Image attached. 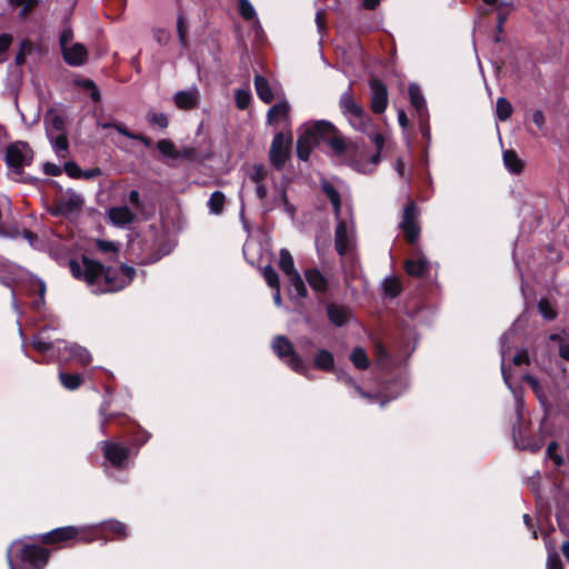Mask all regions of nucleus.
<instances>
[{
    "mask_svg": "<svg viewBox=\"0 0 569 569\" xmlns=\"http://www.w3.org/2000/svg\"><path fill=\"white\" fill-rule=\"evenodd\" d=\"M290 106L287 101H280L273 104L267 113L268 123L273 124L279 120L288 119Z\"/></svg>",
    "mask_w": 569,
    "mask_h": 569,
    "instance_id": "nucleus-30",
    "label": "nucleus"
},
{
    "mask_svg": "<svg viewBox=\"0 0 569 569\" xmlns=\"http://www.w3.org/2000/svg\"><path fill=\"white\" fill-rule=\"evenodd\" d=\"M51 551L39 545L22 543L16 553V558L22 563L28 565L32 569H44L48 565ZM9 569H17L13 560L8 553Z\"/></svg>",
    "mask_w": 569,
    "mask_h": 569,
    "instance_id": "nucleus-5",
    "label": "nucleus"
},
{
    "mask_svg": "<svg viewBox=\"0 0 569 569\" xmlns=\"http://www.w3.org/2000/svg\"><path fill=\"white\" fill-rule=\"evenodd\" d=\"M100 450L103 458L118 470H123L128 467V460L131 456V448L118 441L103 440L100 442Z\"/></svg>",
    "mask_w": 569,
    "mask_h": 569,
    "instance_id": "nucleus-8",
    "label": "nucleus"
},
{
    "mask_svg": "<svg viewBox=\"0 0 569 569\" xmlns=\"http://www.w3.org/2000/svg\"><path fill=\"white\" fill-rule=\"evenodd\" d=\"M32 50L31 43L28 40H24L20 44V49L14 58V63L17 66H22L26 62V56L30 53Z\"/></svg>",
    "mask_w": 569,
    "mask_h": 569,
    "instance_id": "nucleus-52",
    "label": "nucleus"
},
{
    "mask_svg": "<svg viewBox=\"0 0 569 569\" xmlns=\"http://www.w3.org/2000/svg\"><path fill=\"white\" fill-rule=\"evenodd\" d=\"M513 108L509 100L505 97H500L497 100L496 104V116L497 119L500 121L508 120L512 114Z\"/></svg>",
    "mask_w": 569,
    "mask_h": 569,
    "instance_id": "nucleus-38",
    "label": "nucleus"
},
{
    "mask_svg": "<svg viewBox=\"0 0 569 569\" xmlns=\"http://www.w3.org/2000/svg\"><path fill=\"white\" fill-rule=\"evenodd\" d=\"M305 278L310 288L317 293H326L329 289L328 279L318 268H308L305 270Z\"/></svg>",
    "mask_w": 569,
    "mask_h": 569,
    "instance_id": "nucleus-17",
    "label": "nucleus"
},
{
    "mask_svg": "<svg viewBox=\"0 0 569 569\" xmlns=\"http://www.w3.org/2000/svg\"><path fill=\"white\" fill-rule=\"evenodd\" d=\"M532 122L538 127V129H542L546 124V117L541 110H537L532 114Z\"/></svg>",
    "mask_w": 569,
    "mask_h": 569,
    "instance_id": "nucleus-63",
    "label": "nucleus"
},
{
    "mask_svg": "<svg viewBox=\"0 0 569 569\" xmlns=\"http://www.w3.org/2000/svg\"><path fill=\"white\" fill-rule=\"evenodd\" d=\"M43 172L47 176L57 177V176H60L62 173V169L58 164H56V163L46 162L43 164Z\"/></svg>",
    "mask_w": 569,
    "mask_h": 569,
    "instance_id": "nucleus-61",
    "label": "nucleus"
},
{
    "mask_svg": "<svg viewBox=\"0 0 569 569\" xmlns=\"http://www.w3.org/2000/svg\"><path fill=\"white\" fill-rule=\"evenodd\" d=\"M326 313L329 322L335 327H343L352 318V311L348 306L336 302L327 303Z\"/></svg>",
    "mask_w": 569,
    "mask_h": 569,
    "instance_id": "nucleus-13",
    "label": "nucleus"
},
{
    "mask_svg": "<svg viewBox=\"0 0 569 569\" xmlns=\"http://www.w3.org/2000/svg\"><path fill=\"white\" fill-rule=\"evenodd\" d=\"M102 174V170L99 167L82 170L81 178L83 180H94Z\"/></svg>",
    "mask_w": 569,
    "mask_h": 569,
    "instance_id": "nucleus-58",
    "label": "nucleus"
},
{
    "mask_svg": "<svg viewBox=\"0 0 569 569\" xmlns=\"http://www.w3.org/2000/svg\"><path fill=\"white\" fill-rule=\"evenodd\" d=\"M63 170L72 179L81 178V168L74 161H67L63 166Z\"/></svg>",
    "mask_w": 569,
    "mask_h": 569,
    "instance_id": "nucleus-55",
    "label": "nucleus"
},
{
    "mask_svg": "<svg viewBox=\"0 0 569 569\" xmlns=\"http://www.w3.org/2000/svg\"><path fill=\"white\" fill-rule=\"evenodd\" d=\"M557 449H558V443L556 441H551L548 446H547V450H546V453H547V457L553 461V463L557 466V467H561L563 463H565V459L557 453Z\"/></svg>",
    "mask_w": 569,
    "mask_h": 569,
    "instance_id": "nucleus-51",
    "label": "nucleus"
},
{
    "mask_svg": "<svg viewBox=\"0 0 569 569\" xmlns=\"http://www.w3.org/2000/svg\"><path fill=\"white\" fill-rule=\"evenodd\" d=\"M236 106L240 110H244L248 108L251 101V94L247 90L238 89L234 94Z\"/></svg>",
    "mask_w": 569,
    "mask_h": 569,
    "instance_id": "nucleus-50",
    "label": "nucleus"
},
{
    "mask_svg": "<svg viewBox=\"0 0 569 569\" xmlns=\"http://www.w3.org/2000/svg\"><path fill=\"white\" fill-rule=\"evenodd\" d=\"M291 147L292 134L290 131L288 133L279 131L273 136L269 150V161L274 170L281 171L283 169L290 159Z\"/></svg>",
    "mask_w": 569,
    "mask_h": 569,
    "instance_id": "nucleus-7",
    "label": "nucleus"
},
{
    "mask_svg": "<svg viewBox=\"0 0 569 569\" xmlns=\"http://www.w3.org/2000/svg\"><path fill=\"white\" fill-rule=\"evenodd\" d=\"M82 206L83 199L77 193H71L67 198L59 201L54 214L67 216L81 210Z\"/></svg>",
    "mask_w": 569,
    "mask_h": 569,
    "instance_id": "nucleus-19",
    "label": "nucleus"
},
{
    "mask_svg": "<svg viewBox=\"0 0 569 569\" xmlns=\"http://www.w3.org/2000/svg\"><path fill=\"white\" fill-rule=\"evenodd\" d=\"M94 247L101 253H112L114 258H117L119 252V244L109 240L97 239Z\"/></svg>",
    "mask_w": 569,
    "mask_h": 569,
    "instance_id": "nucleus-43",
    "label": "nucleus"
},
{
    "mask_svg": "<svg viewBox=\"0 0 569 569\" xmlns=\"http://www.w3.org/2000/svg\"><path fill=\"white\" fill-rule=\"evenodd\" d=\"M76 86L82 88L86 91L90 92V98L93 102H99L101 100V93L97 84L88 78L76 80Z\"/></svg>",
    "mask_w": 569,
    "mask_h": 569,
    "instance_id": "nucleus-39",
    "label": "nucleus"
},
{
    "mask_svg": "<svg viewBox=\"0 0 569 569\" xmlns=\"http://www.w3.org/2000/svg\"><path fill=\"white\" fill-rule=\"evenodd\" d=\"M173 101L181 110H192L198 106V96L196 92L181 90L174 94Z\"/></svg>",
    "mask_w": 569,
    "mask_h": 569,
    "instance_id": "nucleus-28",
    "label": "nucleus"
},
{
    "mask_svg": "<svg viewBox=\"0 0 569 569\" xmlns=\"http://www.w3.org/2000/svg\"><path fill=\"white\" fill-rule=\"evenodd\" d=\"M352 365L359 370H367L370 366V360L366 350L361 347H356L350 353Z\"/></svg>",
    "mask_w": 569,
    "mask_h": 569,
    "instance_id": "nucleus-35",
    "label": "nucleus"
},
{
    "mask_svg": "<svg viewBox=\"0 0 569 569\" xmlns=\"http://www.w3.org/2000/svg\"><path fill=\"white\" fill-rule=\"evenodd\" d=\"M67 349L70 357L77 360L81 366H88L92 360L90 352L83 347L72 345Z\"/></svg>",
    "mask_w": 569,
    "mask_h": 569,
    "instance_id": "nucleus-37",
    "label": "nucleus"
},
{
    "mask_svg": "<svg viewBox=\"0 0 569 569\" xmlns=\"http://www.w3.org/2000/svg\"><path fill=\"white\" fill-rule=\"evenodd\" d=\"M149 122L158 126L161 129H166L169 126L168 117L162 112H153L149 116Z\"/></svg>",
    "mask_w": 569,
    "mask_h": 569,
    "instance_id": "nucleus-54",
    "label": "nucleus"
},
{
    "mask_svg": "<svg viewBox=\"0 0 569 569\" xmlns=\"http://www.w3.org/2000/svg\"><path fill=\"white\" fill-rule=\"evenodd\" d=\"M335 231V249L339 256H345L349 250V238L346 221L340 218Z\"/></svg>",
    "mask_w": 569,
    "mask_h": 569,
    "instance_id": "nucleus-20",
    "label": "nucleus"
},
{
    "mask_svg": "<svg viewBox=\"0 0 569 569\" xmlns=\"http://www.w3.org/2000/svg\"><path fill=\"white\" fill-rule=\"evenodd\" d=\"M126 433L130 438L131 446L139 449L146 445L151 438V433L138 425L134 420L131 421L124 429Z\"/></svg>",
    "mask_w": 569,
    "mask_h": 569,
    "instance_id": "nucleus-18",
    "label": "nucleus"
},
{
    "mask_svg": "<svg viewBox=\"0 0 569 569\" xmlns=\"http://www.w3.org/2000/svg\"><path fill=\"white\" fill-rule=\"evenodd\" d=\"M371 91L370 107L373 113L381 114L388 107L387 86L378 78L373 77L369 81Z\"/></svg>",
    "mask_w": 569,
    "mask_h": 569,
    "instance_id": "nucleus-12",
    "label": "nucleus"
},
{
    "mask_svg": "<svg viewBox=\"0 0 569 569\" xmlns=\"http://www.w3.org/2000/svg\"><path fill=\"white\" fill-rule=\"evenodd\" d=\"M47 136L57 156L60 158H66L69 153V140L67 132H59L56 137H53L50 130L47 129Z\"/></svg>",
    "mask_w": 569,
    "mask_h": 569,
    "instance_id": "nucleus-27",
    "label": "nucleus"
},
{
    "mask_svg": "<svg viewBox=\"0 0 569 569\" xmlns=\"http://www.w3.org/2000/svg\"><path fill=\"white\" fill-rule=\"evenodd\" d=\"M238 10L244 20H252L256 18V10L249 0H238Z\"/></svg>",
    "mask_w": 569,
    "mask_h": 569,
    "instance_id": "nucleus-46",
    "label": "nucleus"
},
{
    "mask_svg": "<svg viewBox=\"0 0 569 569\" xmlns=\"http://www.w3.org/2000/svg\"><path fill=\"white\" fill-rule=\"evenodd\" d=\"M226 196L222 191H213L208 200V208L212 214L219 216L223 212Z\"/></svg>",
    "mask_w": 569,
    "mask_h": 569,
    "instance_id": "nucleus-34",
    "label": "nucleus"
},
{
    "mask_svg": "<svg viewBox=\"0 0 569 569\" xmlns=\"http://www.w3.org/2000/svg\"><path fill=\"white\" fill-rule=\"evenodd\" d=\"M69 269L72 277L83 281L96 295L112 293L128 287L136 277V269L121 263L117 269L112 266H104L102 262L81 254L80 261L71 259Z\"/></svg>",
    "mask_w": 569,
    "mask_h": 569,
    "instance_id": "nucleus-1",
    "label": "nucleus"
},
{
    "mask_svg": "<svg viewBox=\"0 0 569 569\" xmlns=\"http://www.w3.org/2000/svg\"><path fill=\"white\" fill-rule=\"evenodd\" d=\"M98 538L96 529L76 526L56 528L39 536L43 546H52L54 549L73 547L77 543H90Z\"/></svg>",
    "mask_w": 569,
    "mask_h": 569,
    "instance_id": "nucleus-3",
    "label": "nucleus"
},
{
    "mask_svg": "<svg viewBox=\"0 0 569 569\" xmlns=\"http://www.w3.org/2000/svg\"><path fill=\"white\" fill-rule=\"evenodd\" d=\"M503 164L513 174H520L525 169V162L518 157L513 149L503 151Z\"/></svg>",
    "mask_w": 569,
    "mask_h": 569,
    "instance_id": "nucleus-29",
    "label": "nucleus"
},
{
    "mask_svg": "<svg viewBox=\"0 0 569 569\" xmlns=\"http://www.w3.org/2000/svg\"><path fill=\"white\" fill-rule=\"evenodd\" d=\"M157 149L164 157L170 159H177V151L174 143L169 139H161L157 142Z\"/></svg>",
    "mask_w": 569,
    "mask_h": 569,
    "instance_id": "nucleus-42",
    "label": "nucleus"
},
{
    "mask_svg": "<svg viewBox=\"0 0 569 569\" xmlns=\"http://www.w3.org/2000/svg\"><path fill=\"white\" fill-rule=\"evenodd\" d=\"M109 218L116 226L130 224L136 220V214L127 207H113L109 210Z\"/></svg>",
    "mask_w": 569,
    "mask_h": 569,
    "instance_id": "nucleus-21",
    "label": "nucleus"
},
{
    "mask_svg": "<svg viewBox=\"0 0 569 569\" xmlns=\"http://www.w3.org/2000/svg\"><path fill=\"white\" fill-rule=\"evenodd\" d=\"M110 398H104L99 407L100 416V431L102 435H107V426L109 423H116L119 427L126 429L132 419L122 412H110Z\"/></svg>",
    "mask_w": 569,
    "mask_h": 569,
    "instance_id": "nucleus-11",
    "label": "nucleus"
},
{
    "mask_svg": "<svg viewBox=\"0 0 569 569\" xmlns=\"http://www.w3.org/2000/svg\"><path fill=\"white\" fill-rule=\"evenodd\" d=\"M271 348L276 356L282 362H284L292 371L299 375H307L309 367L307 366L302 357L299 353H297L292 342L286 336L274 337Z\"/></svg>",
    "mask_w": 569,
    "mask_h": 569,
    "instance_id": "nucleus-6",
    "label": "nucleus"
},
{
    "mask_svg": "<svg viewBox=\"0 0 569 569\" xmlns=\"http://www.w3.org/2000/svg\"><path fill=\"white\" fill-rule=\"evenodd\" d=\"M410 104L416 109L420 122L428 118V110L425 97L417 83H410L408 88Z\"/></svg>",
    "mask_w": 569,
    "mask_h": 569,
    "instance_id": "nucleus-15",
    "label": "nucleus"
},
{
    "mask_svg": "<svg viewBox=\"0 0 569 569\" xmlns=\"http://www.w3.org/2000/svg\"><path fill=\"white\" fill-rule=\"evenodd\" d=\"M419 209L412 199H409L402 210V219L399 224L403 237L409 244L417 242L420 236V226L418 223Z\"/></svg>",
    "mask_w": 569,
    "mask_h": 569,
    "instance_id": "nucleus-9",
    "label": "nucleus"
},
{
    "mask_svg": "<svg viewBox=\"0 0 569 569\" xmlns=\"http://www.w3.org/2000/svg\"><path fill=\"white\" fill-rule=\"evenodd\" d=\"M290 286L296 291L298 298H307L308 290L299 272L289 276Z\"/></svg>",
    "mask_w": 569,
    "mask_h": 569,
    "instance_id": "nucleus-41",
    "label": "nucleus"
},
{
    "mask_svg": "<svg viewBox=\"0 0 569 569\" xmlns=\"http://www.w3.org/2000/svg\"><path fill=\"white\" fill-rule=\"evenodd\" d=\"M177 1H178V7H179L178 14H177V34H178L180 46L184 49H188L190 46L189 37H188L189 24H188L186 16H184V12L180 9L181 0H177Z\"/></svg>",
    "mask_w": 569,
    "mask_h": 569,
    "instance_id": "nucleus-26",
    "label": "nucleus"
},
{
    "mask_svg": "<svg viewBox=\"0 0 569 569\" xmlns=\"http://www.w3.org/2000/svg\"><path fill=\"white\" fill-rule=\"evenodd\" d=\"M402 291V284L397 277H388L382 282V292L385 297L395 299L400 296Z\"/></svg>",
    "mask_w": 569,
    "mask_h": 569,
    "instance_id": "nucleus-32",
    "label": "nucleus"
},
{
    "mask_svg": "<svg viewBox=\"0 0 569 569\" xmlns=\"http://www.w3.org/2000/svg\"><path fill=\"white\" fill-rule=\"evenodd\" d=\"M98 126L102 129H114L117 130L120 134H121V130L123 129H128L123 123L119 122V121H107V122H103V121H98Z\"/></svg>",
    "mask_w": 569,
    "mask_h": 569,
    "instance_id": "nucleus-60",
    "label": "nucleus"
},
{
    "mask_svg": "<svg viewBox=\"0 0 569 569\" xmlns=\"http://www.w3.org/2000/svg\"><path fill=\"white\" fill-rule=\"evenodd\" d=\"M128 199H129V202L136 208V209H141L142 207V203H141V200H140V194H139V191L138 190H131L129 192V196H128Z\"/></svg>",
    "mask_w": 569,
    "mask_h": 569,
    "instance_id": "nucleus-64",
    "label": "nucleus"
},
{
    "mask_svg": "<svg viewBox=\"0 0 569 569\" xmlns=\"http://www.w3.org/2000/svg\"><path fill=\"white\" fill-rule=\"evenodd\" d=\"M31 346L42 355L51 351L54 347L53 342L43 340L40 335L32 338Z\"/></svg>",
    "mask_w": 569,
    "mask_h": 569,
    "instance_id": "nucleus-49",
    "label": "nucleus"
},
{
    "mask_svg": "<svg viewBox=\"0 0 569 569\" xmlns=\"http://www.w3.org/2000/svg\"><path fill=\"white\" fill-rule=\"evenodd\" d=\"M512 362L516 366L529 365L530 359L527 350H521L517 352L512 359Z\"/></svg>",
    "mask_w": 569,
    "mask_h": 569,
    "instance_id": "nucleus-62",
    "label": "nucleus"
},
{
    "mask_svg": "<svg viewBox=\"0 0 569 569\" xmlns=\"http://www.w3.org/2000/svg\"><path fill=\"white\" fill-rule=\"evenodd\" d=\"M8 2L14 8L22 7L20 17H27L39 4V0H8Z\"/></svg>",
    "mask_w": 569,
    "mask_h": 569,
    "instance_id": "nucleus-44",
    "label": "nucleus"
},
{
    "mask_svg": "<svg viewBox=\"0 0 569 569\" xmlns=\"http://www.w3.org/2000/svg\"><path fill=\"white\" fill-rule=\"evenodd\" d=\"M321 191L329 199L336 219H339L341 214V197L339 191L335 188V186L331 182L327 180L321 181Z\"/></svg>",
    "mask_w": 569,
    "mask_h": 569,
    "instance_id": "nucleus-22",
    "label": "nucleus"
},
{
    "mask_svg": "<svg viewBox=\"0 0 569 569\" xmlns=\"http://www.w3.org/2000/svg\"><path fill=\"white\" fill-rule=\"evenodd\" d=\"M177 159H186L191 162L202 163L212 158V150L210 147L203 149L184 146L177 151Z\"/></svg>",
    "mask_w": 569,
    "mask_h": 569,
    "instance_id": "nucleus-14",
    "label": "nucleus"
},
{
    "mask_svg": "<svg viewBox=\"0 0 569 569\" xmlns=\"http://www.w3.org/2000/svg\"><path fill=\"white\" fill-rule=\"evenodd\" d=\"M62 56L66 63L72 67H79L87 61L88 51L82 43H74L70 48H63Z\"/></svg>",
    "mask_w": 569,
    "mask_h": 569,
    "instance_id": "nucleus-16",
    "label": "nucleus"
},
{
    "mask_svg": "<svg viewBox=\"0 0 569 569\" xmlns=\"http://www.w3.org/2000/svg\"><path fill=\"white\" fill-rule=\"evenodd\" d=\"M550 341L558 345V353L559 357L566 361H569V335L563 333H552L549 337Z\"/></svg>",
    "mask_w": 569,
    "mask_h": 569,
    "instance_id": "nucleus-33",
    "label": "nucleus"
},
{
    "mask_svg": "<svg viewBox=\"0 0 569 569\" xmlns=\"http://www.w3.org/2000/svg\"><path fill=\"white\" fill-rule=\"evenodd\" d=\"M267 176L268 171L266 167L262 163H256L252 166L249 178L254 183H262Z\"/></svg>",
    "mask_w": 569,
    "mask_h": 569,
    "instance_id": "nucleus-47",
    "label": "nucleus"
},
{
    "mask_svg": "<svg viewBox=\"0 0 569 569\" xmlns=\"http://www.w3.org/2000/svg\"><path fill=\"white\" fill-rule=\"evenodd\" d=\"M253 83H254V89H256V92H257V96L259 97V99L264 103L272 102L274 94H273V91H272L268 80L261 74H256L254 79H253Z\"/></svg>",
    "mask_w": 569,
    "mask_h": 569,
    "instance_id": "nucleus-24",
    "label": "nucleus"
},
{
    "mask_svg": "<svg viewBox=\"0 0 569 569\" xmlns=\"http://www.w3.org/2000/svg\"><path fill=\"white\" fill-rule=\"evenodd\" d=\"M320 143L326 144L337 158L353 160L359 153L356 141L347 139L332 122L318 120L298 137L297 157L308 161L313 148Z\"/></svg>",
    "mask_w": 569,
    "mask_h": 569,
    "instance_id": "nucleus-2",
    "label": "nucleus"
},
{
    "mask_svg": "<svg viewBox=\"0 0 569 569\" xmlns=\"http://www.w3.org/2000/svg\"><path fill=\"white\" fill-rule=\"evenodd\" d=\"M538 311L542 316V318L547 321H552L557 318L558 312L552 307L550 301L547 298H541L538 302Z\"/></svg>",
    "mask_w": 569,
    "mask_h": 569,
    "instance_id": "nucleus-40",
    "label": "nucleus"
},
{
    "mask_svg": "<svg viewBox=\"0 0 569 569\" xmlns=\"http://www.w3.org/2000/svg\"><path fill=\"white\" fill-rule=\"evenodd\" d=\"M547 569H563L562 561L557 552L550 553L548 556Z\"/></svg>",
    "mask_w": 569,
    "mask_h": 569,
    "instance_id": "nucleus-57",
    "label": "nucleus"
},
{
    "mask_svg": "<svg viewBox=\"0 0 569 569\" xmlns=\"http://www.w3.org/2000/svg\"><path fill=\"white\" fill-rule=\"evenodd\" d=\"M313 367L323 372H331L335 368V357L327 349H319L313 358Z\"/></svg>",
    "mask_w": 569,
    "mask_h": 569,
    "instance_id": "nucleus-23",
    "label": "nucleus"
},
{
    "mask_svg": "<svg viewBox=\"0 0 569 569\" xmlns=\"http://www.w3.org/2000/svg\"><path fill=\"white\" fill-rule=\"evenodd\" d=\"M405 270L411 277L421 278L429 271V262L425 257L417 260L407 259L405 261Z\"/></svg>",
    "mask_w": 569,
    "mask_h": 569,
    "instance_id": "nucleus-25",
    "label": "nucleus"
},
{
    "mask_svg": "<svg viewBox=\"0 0 569 569\" xmlns=\"http://www.w3.org/2000/svg\"><path fill=\"white\" fill-rule=\"evenodd\" d=\"M279 268L289 277L298 272L295 268V261L290 251L282 248L279 252Z\"/></svg>",
    "mask_w": 569,
    "mask_h": 569,
    "instance_id": "nucleus-36",
    "label": "nucleus"
},
{
    "mask_svg": "<svg viewBox=\"0 0 569 569\" xmlns=\"http://www.w3.org/2000/svg\"><path fill=\"white\" fill-rule=\"evenodd\" d=\"M59 380L63 388L71 391L77 390L83 383V377L81 373L66 371L59 372Z\"/></svg>",
    "mask_w": 569,
    "mask_h": 569,
    "instance_id": "nucleus-31",
    "label": "nucleus"
},
{
    "mask_svg": "<svg viewBox=\"0 0 569 569\" xmlns=\"http://www.w3.org/2000/svg\"><path fill=\"white\" fill-rule=\"evenodd\" d=\"M262 274L271 289H280L279 276L271 264L263 268Z\"/></svg>",
    "mask_w": 569,
    "mask_h": 569,
    "instance_id": "nucleus-45",
    "label": "nucleus"
},
{
    "mask_svg": "<svg viewBox=\"0 0 569 569\" xmlns=\"http://www.w3.org/2000/svg\"><path fill=\"white\" fill-rule=\"evenodd\" d=\"M371 139L377 149L376 153L371 157V162L377 164L380 161V154L385 146V137L380 132H373Z\"/></svg>",
    "mask_w": 569,
    "mask_h": 569,
    "instance_id": "nucleus-48",
    "label": "nucleus"
},
{
    "mask_svg": "<svg viewBox=\"0 0 569 569\" xmlns=\"http://www.w3.org/2000/svg\"><path fill=\"white\" fill-rule=\"evenodd\" d=\"M13 37L10 33L0 34V57L4 54L12 44Z\"/></svg>",
    "mask_w": 569,
    "mask_h": 569,
    "instance_id": "nucleus-59",
    "label": "nucleus"
},
{
    "mask_svg": "<svg viewBox=\"0 0 569 569\" xmlns=\"http://www.w3.org/2000/svg\"><path fill=\"white\" fill-rule=\"evenodd\" d=\"M339 108L352 128L370 134V129L372 127L371 118L362 106L355 101L351 88L341 93L339 98Z\"/></svg>",
    "mask_w": 569,
    "mask_h": 569,
    "instance_id": "nucleus-4",
    "label": "nucleus"
},
{
    "mask_svg": "<svg viewBox=\"0 0 569 569\" xmlns=\"http://www.w3.org/2000/svg\"><path fill=\"white\" fill-rule=\"evenodd\" d=\"M33 159V150L24 141L10 143L6 150V162L16 172H20L24 166H30Z\"/></svg>",
    "mask_w": 569,
    "mask_h": 569,
    "instance_id": "nucleus-10",
    "label": "nucleus"
},
{
    "mask_svg": "<svg viewBox=\"0 0 569 569\" xmlns=\"http://www.w3.org/2000/svg\"><path fill=\"white\" fill-rule=\"evenodd\" d=\"M121 134L131 140L140 141L144 147L150 148L152 146V141L148 136L142 133H136L130 131L129 129L121 130Z\"/></svg>",
    "mask_w": 569,
    "mask_h": 569,
    "instance_id": "nucleus-53",
    "label": "nucleus"
},
{
    "mask_svg": "<svg viewBox=\"0 0 569 569\" xmlns=\"http://www.w3.org/2000/svg\"><path fill=\"white\" fill-rule=\"evenodd\" d=\"M51 129L57 132H66V121L62 116L54 114L50 120Z\"/></svg>",
    "mask_w": 569,
    "mask_h": 569,
    "instance_id": "nucleus-56",
    "label": "nucleus"
}]
</instances>
